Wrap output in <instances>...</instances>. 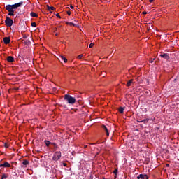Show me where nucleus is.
Listing matches in <instances>:
<instances>
[{"label": "nucleus", "instance_id": "nucleus-1", "mask_svg": "<svg viewBox=\"0 0 179 179\" xmlns=\"http://www.w3.org/2000/svg\"><path fill=\"white\" fill-rule=\"evenodd\" d=\"M23 5V1H20V3H17L13 5L8 4L6 6V10L8 12H15L17 8H20Z\"/></svg>", "mask_w": 179, "mask_h": 179}, {"label": "nucleus", "instance_id": "nucleus-2", "mask_svg": "<svg viewBox=\"0 0 179 179\" xmlns=\"http://www.w3.org/2000/svg\"><path fill=\"white\" fill-rule=\"evenodd\" d=\"M64 100H66L69 104H75V103H76V99L68 94L64 96Z\"/></svg>", "mask_w": 179, "mask_h": 179}, {"label": "nucleus", "instance_id": "nucleus-3", "mask_svg": "<svg viewBox=\"0 0 179 179\" xmlns=\"http://www.w3.org/2000/svg\"><path fill=\"white\" fill-rule=\"evenodd\" d=\"M5 23L7 27H12V25L13 24V20L10 19L9 17H6Z\"/></svg>", "mask_w": 179, "mask_h": 179}, {"label": "nucleus", "instance_id": "nucleus-4", "mask_svg": "<svg viewBox=\"0 0 179 179\" xmlns=\"http://www.w3.org/2000/svg\"><path fill=\"white\" fill-rule=\"evenodd\" d=\"M61 152L59 151H57L55 152L53 157H52V160H54L55 162H57V160H59L61 159Z\"/></svg>", "mask_w": 179, "mask_h": 179}, {"label": "nucleus", "instance_id": "nucleus-5", "mask_svg": "<svg viewBox=\"0 0 179 179\" xmlns=\"http://www.w3.org/2000/svg\"><path fill=\"white\" fill-rule=\"evenodd\" d=\"M160 57L164 59H170V55L168 53H162L160 55Z\"/></svg>", "mask_w": 179, "mask_h": 179}, {"label": "nucleus", "instance_id": "nucleus-6", "mask_svg": "<svg viewBox=\"0 0 179 179\" xmlns=\"http://www.w3.org/2000/svg\"><path fill=\"white\" fill-rule=\"evenodd\" d=\"M138 179H149V176L148 175H143V174H140L137 176Z\"/></svg>", "mask_w": 179, "mask_h": 179}, {"label": "nucleus", "instance_id": "nucleus-7", "mask_svg": "<svg viewBox=\"0 0 179 179\" xmlns=\"http://www.w3.org/2000/svg\"><path fill=\"white\" fill-rule=\"evenodd\" d=\"M3 43L4 44H9V43H10V38L9 37H4L3 38Z\"/></svg>", "mask_w": 179, "mask_h": 179}, {"label": "nucleus", "instance_id": "nucleus-8", "mask_svg": "<svg viewBox=\"0 0 179 179\" xmlns=\"http://www.w3.org/2000/svg\"><path fill=\"white\" fill-rule=\"evenodd\" d=\"M0 167H10V164L8 162H5L3 164H0Z\"/></svg>", "mask_w": 179, "mask_h": 179}, {"label": "nucleus", "instance_id": "nucleus-9", "mask_svg": "<svg viewBox=\"0 0 179 179\" xmlns=\"http://www.w3.org/2000/svg\"><path fill=\"white\" fill-rule=\"evenodd\" d=\"M22 43L24 44H25L26 45H30V44L31 43V42L30 41V40L27 39V40H23Z\"/></svg>", "mask_w": 179, "mask_h": 179}, {"label": "nucleus", "instance_id": "nucleus-10", "mask_svg": "<svg viewBox=\"0 0 179 179\" xmlns=\"http://www.w3.org/2000/svg\"><path fill=\"white\" fill-rule=\"evenodd\" d=\"M7 61L8 62H13L15 61V58H13L12 56H8L7 57Z\"/></svg>", "mask_w": 179, "mask_h": 179}, {"label": "nucleus", "instance_id": "nucleus-11", "mask_svg": "<svg viewBox=\"0 0 179 179\" xmlns=\"http://www.w3.org/2000/svg\"><path fill=\"white\" fill-rule=\"evenodd\" d=\"M132 83H134V79H131L129 81H128V82L127 83L126 86H127V87H129V86H131V85H132Z\"/></svg>", "mask_w": 179, "mask_h": 179}, {"label": "nucleus", "instance_id": "nucleus-12", "mask_svg": "<svg viewBox=\"0 0 179 179\" xmlns=\"http://www.w3.org/2000/svg\"><path fill=\"white\" fill-rule=\"evenodd\" d=\"M30 16H31V17H38V15L34 12H31Z\"/></svg>", "mask_w": 179, "mask_h": 179}, {"label": "nucleus", "instance_id": "nucleus-13", "mask_svg": "<svg viewBox=\"0 0 179 179\" xmlns=\"http://www.w3.org/2000/svg\"><path fill=\"white\" fill-rule=\"evenodd\" d=\"M48 10H55V8L47 5Z\"/></svg>", "mask_w": 179, "mask_h": 179}, {"label": "nucleus", "instance_id": "nucleus-14", "mask_svg": "<svg viewBox=\"0 0 179 179\" xmlns=\"http://www.w3.org/2000/svg\"><path fill=\"white\" fill-rule=\"evenodd\" d=\"M60 58L62 61H64V62H68V59L65 57L60 56Z\"/></svg>", "mask_w": 179, "mask_h": 179}, {"label": "nucleus", "instance_id": "nucleus-15", "mask_svg": "<svg viewBox=\"0 0 179 179\" xmlns=\"http://www.w3.org/2000/svg\"><path fill=\"white\" fill-rule=\"evenodd\" d=\"M8 16H15V11H8Z\"/></svg>", "mask_w": 179, "mask_h": 179}, {"label": "nucleus", "instance_id": "nucleus-16", "mask_svg": "<svg viewBox=\"0 0 179 179\" xmlns=\"http://www.w3.org/2000/svg\"><path fill=\"white\" fill-rule=\"evenodd\" d=\"M124 108H124V107H120V108H118L119 113H124Z\"/></svg>", "mask_w": 179, "mask_h": 179}, {"label": "nucleus", "instance_id": "nucleus-17", "mask_svg": "<svg viewBox=\"0 0 179 179\" xmlns=\"http://www.w3.org/2000/svg\"><path fill=\"white\" fill-rule=\"evenodd\" d=\"M22 164H24V166H27V164H29V162L25 159L22 162Z\"/></svg>", "mask_w": 179, "mask_h": 179}, {"label": "nucleus", "instance_id": "nucleus-18", "mask_svg": "<svg viewBox=\"0 0 179 179\" xmlns=\"http://www.w3.org/2000/svg\"><path fill=\"white\" fill-rule=\"evenodd\" d=\"M45 143L46 146L48 147V146H50V144L51 143V142H50L49 141L45 140Z\"/></svg>", "mask_w": 179, "mask_h": 179}, {"label": "nucleus", "instance_id": "nucleus-19", "mask_svg": "<svg viewBox=\"0 0 179 179\" xmlns=\"http://www.w3.org/2000/svg\"><path fill=\"white\" fill-rule=\"evenodd\" d=\"M102 128H103V131H105V132H107L108 131V129H107V127L105 125H103Z\"/></svg>", "mask_w": 179, "mask_h": 179}, {"label": "nucleus", "instance_id": "nucleus-20", "mask_svg": "<svg viewBox=\"0 0 179 179\" xmlns=\"http://www.w3.org/2000/svg\"><path fill=\"white\" fill-rule=\"evenodd\" d=\"M117 173H118V169H115L113 171V174H115V177H117Z\"/></svg>", "mask_w": 179, "mask_h": 179}, {"label": "nucleus", "instance_id": "nucleus-21", "mask_svg": "<svg viewBox=\"0 0 179 179\" xmlns=\"http://www.w3.org/2000/svg\"><path fill=\"white\" fill-rule=\"evenodd\" d=\"M4 178H8V175L7 174H5L3 173L1 176V179H4Z\"/></svg>", "mask_w": 179, "mask_h": 179}, {"label": "nucleus", "instance_id": "nucleus-22", "mask_svg": "<svg viewBox=\"0 0 179 179\" xmlns=\"http://www.w3.org/2000/svg\"><path fill=\"white\" fill-rule=\"evenodd\" d=\"M31 26H32V27H36L37 24H36V22H31Z\"/></svg>", "mask_w": 179, "mask_h": 179}, {"label": "nucleus", "instance_id": "nucleus-23", "mask_svg": "<svg viewBox=\"0 0 179 179\" xmlns=\"http://www.w3.org/2000/svg\"><path fill=\"white\" fill-rule=\"evenodd\" d=\"M149 121V119H144L143 120H141L140 122H148Z\"/></svg>", "mask_w": 179, "mask_h": 179}, {"label": "nucleus", "instance_id": "nucleus-24", "mask_svg": "<svg viewBox=\"0 0 179 179\" xmlns=\"http://www.w3.org/2000/svg\"><path fill=\"white\" fill-rule=\"evenodd\" d=\"M94 43H92L90 44L89 48H93V46H94Z\"/></svg>", "mask_w": 179, "mask_h": 179}, {"label": "nucleus", "instance_id": "nucleus-25", "mask_svg": "<svg viewBox=\"0 0 179 179\" xmlns=\"http://www.w3.org/2000/svg\"><path fill=\"white\" fill-rule=\"evenodd\" d=\"M69 26H76V24H73V22H69Z\"/></svg>", "mask_w": 179, "mask_h": 179}, {"label": "nucleus", "instance_id": "nucleus-26", "mask_svg": "<svg viewBox=\"0 0 179 179\" xmlns=\"http://www.w3.org/2000/svg\"><path fill=\"white\" fill-rule=\"evenodd\" d=\"M83 57V55H78V59H82Z\"/></svg>", "mask_w": 179, "mask_h": 179}, {"label": "nucleus", "instance_id": "nucleus-27", "mask_svg": "<svg viewBox=\"0 0 179 179\" xmlns=\"http://www.w3.org/2000/svg\"><path fill=\"white\" fill-rule=\"evenodd\" d=\"M4 147L7 149V148H9V145H8V143H5Z\"/></svg>", "mask_w": 179, "mask_h": 179}, {"label": "nucleus", "instance_id": "nucleus-28", "mask_svg": "<svg viewBox=\"0 0 179 179\" xmlns=\"http://www.w3.org/2000/svg\"><path fill=\"white\" fill-rule=\"evenodd\" d=\"M56 16H57V17H59V19H61V15H59V13L56 14Z\"/></svg>", "mask_w": 179, "mask_h": 179}, {"label": "nucleus", "instance_id": "nucleus-29", "mask_svg": "<svg viewBox=\"0 0 179 179\" xmlns=\"http://www.w3.org/2000/svg\"><path fill=\"white\" fill-rule=\"evenodd\" d=\"M106 136H110V133L108 132V131H106Z\"/></svg>", "mask_w": 179, "mask_h": 179}, {"label": "nucleus", "instance_id": "nucleus-30", "mask_svg": "<svg viewBox=\"0 0 179 179\" xmlns=\"http://www.w3.org/2000/svg\"><path fill=\"white\" fill-rule=\"evenodd\" d=\"M67 15H69V16H71V11H67Z\"/></svg>", "mask_w": 179, "mask_h": 179}, {"label": "nucleus", "instance_id": "nucleus-31", "mask_svg": "<svg viewBox=\"0 0 179 179\" xmlns=\"http://www.w3.org/2000/svg\"><path fill=\"white\" fill-rule=\"evenodd\" d=\"M142 13H143V15H147L148 14V13L146 11H143Z\"/></svg>", "mask_w": 179, "mask_h": 179}, {"label": "nucleus", "instance_id": "nucleus-32", "mask_svg": "<svg viewBox=\"0 0 179 179\" xmlns=\"http://www.w3.org/2000/svg\"><path fill=\"white\" fill-rule=\"evenodd\" d=\"M70 7L71 9H75V7H73V6H72V5H71Z\"/></svg>", "mask_w": 179, "mask_h": 179}, {"label": "nucleus", "instance_id": "nucleus-33", "mask_svg": "<svg viewBox=\"0 0 179 179\" xmlns=\"http://www.w3.org/2000/svg\"><path fill=\"white\" fill-rule=\"evenodd\" d=\"M63 166H64V167H66V166H67L66 163H63Z\"/></svg>", "mask_w": 179, "mask_h": 179}, {"label": "nucleus", "instance_id": "nucleus-34", "mask_svg": "<svg viewBox=\"0 0 179 179\" xmlns=\"http://www.w3.org/2000/svg\"><path fill=\"white\" fill-rule=\"evenodd\" d=\"M166 167H170V164H166Z\"/></svg>", "mask_w": 179, "mask_h": 179}, {"label": "nucleus", "instance_id": "nucleus-35", "mask_svg": "<svg viewBox=\"0 0 179 179\" xmlns=\"http://www.w3.org/2000/svg\"><path fill=\"white\" fill-rule=\"evenodd\" d=\"M150 64H153V60H150Z\"/></svg>", "mask_w": 179, "mask_h": 179}, {"label": "nucleus", "instance_id": "nucleus-36", "mask_svg": "<svg viewBox=\"0 0 179 179\" xmlns=\"http://www.w3.org/2000/svg\"><path fill=\"white\" fill-rule=\"evenodd\" d=\"M154 0H149V2L152 3Z\"/></svg>", "mask_w": 179, "mask_h": 179}, {"label": "nucleus", "instance_id": "nucleus-37", "mask_svg": "<svg viewBox=\"0 0 179 179\" xmlns=\"http://www.w3.org/2000/svg\"><path fill=\"white\" fill-rule=\"evenodd\" d=\"M66 24H69V22H66Z\"/></svg>", "mask_w": 179, "mask_h": 179}, {"label": "nucleus", "instance_id": "nucleus-38", "mask_svg": "<svg viewBox=\"0 0 179 179\" xmlns=\"http://www.w3.org/2000/svg\"><path fill=\"white\" fill-rule=\"evenodd\" d=\"M56 36H58V34H56Z\"/></svg>", "mask_w": 179, "mask_h": 179}, {"label": "nucleus", "instance_id": "nucleus-39", "mask_svg": "<svg viewBox=\"0 0 179 179\" xmlns=\"http://www.w3.org/2000/svg\"><path fill=\"white\" fill-rule=\"evenodd\" d=\"M85 148H87V145H85Z\"/></svg>", "mask_w": 179, "mask_h": 179}, {"label": "nucleus", "instance_id": "nucleus-40", "mask_svg": "<svg viewBox=\"0 0 179 179\" xmlns=\"http://www.w3.org/2000/svg\"><path fill=\"white\" fill-rule=\"evenodd\" d=\"M0 96H1V92H0Z\"/></svg>", "mask_w": 179, "mask_h": 179}]
</instances>
